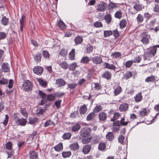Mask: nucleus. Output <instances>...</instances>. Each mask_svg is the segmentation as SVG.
Returning <instances> with one entry per match:
<instances>
[{"mask_svg":"<svg viewBox=\"0 0 159 159\" xmlns=\"http://www.w3.org/2000/svg\"><path fill=\"white\" fill-rule=\"evenodd\" d=\"M157 51V48L154 46L150 48L149 49V51L146 52V57H145L144 60L147 59V57H153L156 54Z\"/></svg>","mask_w":159,"mask_h":159,"instance_id":"f257e3e1","label":"nucleus"},{"mask_svg":"<svg viewBox=\"0 0 159 159\" xmlns=\"http://www.w3.org/2000/svg\"><path fill=\"white\" fill-rule=\"evenodd\" d=\"M141 35L142 38L141 40V41L144 44H148L149 43V40L148 37L149 36L148 35V33L143 32L142 33Z\"/></svg>","mask_w":159,"mask_h":159,"instance_id":"f03ea898","label":"nucleus"},{"mask_svg":"<svg viewBox=\"0 0 159 159\" xmlns=\"http://www.w3.org/2000/svg\"><path fill=\"white\" fill-rule=\"evenodd\" d=\"M24 90L26 91H30L32 90V84L29 80L25 81L23 84Z\"/></svg>","mask_w":159,"mask_h":159,"instance_id":"7ed1b4c3","label":"nucleus"},{"mask_svg":"<svg viewBox=\"0 0 159 159\" xmlns=\"http://www.w3.org/2000/svg\"><path fill=\"white\" fill-rule=\"evenodd\" d=\"M93 63L96 65L100 64L102 62V57L100 56H96L92 58L91 59Z\"/></svg>","mask_w":159,"mask_h":159,"instance_id":"20e7f679","label":"nucleus"},{"mask_svg":"<svg viewBox=\"0 0 159 159\" xmlns=\"http://www.w3.org/2000/svg\"><path fill=\"white\" fill-rule=\"evenodd\" d=\"M43 68L40 66H37L34 67L33 70L34 73L38 75H41L43 72Z\"/></svg>","mask_w":159,"mask_h":159,"instance_id":"39448f33","label":"nucleus"},{"mask_svg":"<svg viewBox=\"0 0 159 159\" xmlns=\"http://www.w3.org/2000/svg\"><path fill=\"white\" fill-rule=\"evenodd\" d=\"M16 123L18 125L24 126L26 124L27 120L26 119L24 118L18 119L16 120Z\"/></svg>","mask_w":159,"mask_h":159,"instance_id":"423d86ee","label":"nucleus"},{"mask_svg":"<svg viewBox=\"0 0 159 159\" xmlns=\"http://www.w3.org/2000/svg\"><path fill=\"white\" fill-rule=\"evenodd\" d=\"M128 104L125 103H123L120 105L119 109L120 111H125L128 110Z\"/></svg>","mask_w":159,"mask_h":159,"instance_id":"0eeeda50","label":"nucleus"},{"mask_svg":"<svg viewBox=\"0 0 159 159\" xmlns=\"http://www.w3.org/2000/svg\"><path fill=\"white\" fill-rule=\"evenodd\" d=\"M107 4L102 2L98 6L97 9L100 11H104L106 9Z\"/></svg>","mask_w":159,"mask_h":159,"instance_id":"6e6552de","label":"nucleus"},{"mask_svg":"<svg viewBox=\"0 0 159 159\" xmlns=\"http://www.w3.org/2000/svg\"><path fill=\"white\" fill-rule=\"evenodd\" d=\"M80 132V135L84 137H86L90 134V132L85 128L81 129Z\"/></svg>","mask_w":159,"mask_h":159,"instance_id":"1a4fd4ad","label":"nucleus"},{"mask_svg":"<svg viewBox=\"0 0 159 159\" xmlns=\"http://www.w3.org/2000/svg\"><path fill=\"white\" fill-rule=\"evenodd\" d=\"M91 149V145L89 144L86 145L83 147L82 152L84 154H87L89 152Z\"/></svg>","mask_w":159,"mask_h":159,"instance_id":"9d476101","label":"nucleus"},{"mask_svg":"<svg viewBox=\"0 0 159 159\" xmlns=\"http://www.w3.org/2000/svg\"><path fill=\"white\" fill-rule=\"evenodd\" d=\"M56 84L58 87L64 86L66 83V81L61 79H58L56 80Z\"/></svg>","mask_w":159,"mask_h":159,"instance_id":"9b49d317","label":"nucleus"},{"mask_svg":"<svg viewBox=\"0 0 159 159\" xmlns=\"http://www.w3.org/2000/svg\"><path fill=\"white\" fill-rule=\"evenodd\" d=\"M69 148L71 150L75 151L79 148V146L77 143L75 142L70 144Z\"/></svg>","mask_w":159,"mask_h":159,"instance_id":"f8f14e48","label":"nucleus"},{"mask_svg":"<svg viewBox=\"0 0 159 159\" xmlns=\"http://www.w3.org/2000/svg\"><path fill=\"white\" fill-rule=\"evenodd\" d=\"M29 154L30 159H36L38 158L37 152L34 151H30Z\"/></svg>","mask_w":159,"mask_h":159,"instance_id":"ddd939ff","label":"nucleus"},{"mask_svg":"<svg viewBox=\"0 0 159 159\" xmlns=\"http://www.w3.org/2000/svg\"><path fill=\"white\" fill-rule=\"evenodd\" d=\"M98 117L100 120H104L107 118V114L104 112H101L99 114Z\"/></svg>","mask_w":159,"mask_h":159,"instance_id":"4468645a","label":"nucleus"},{"mask_svg":"<svg viewBox=\"0 0 159 159\" xmlns=\"http://www.w3.org/2000/svg\"><path fill=\"white\" fill-rule=\"evenodd\" d=\"M54 148L55 151L57 152H59L61 151L63 149L62 143H59L58 145L54 146Z\"/></svg>","mask_w":159,"mask_h":159,"instance_id":"2eb2a0df","label":"nucleus"},{"mask_svg":"<svg viewBox=\"0 0 159 159\" xmlns=\"http://www.w3.org/2000/svg\"><path fill=\"white\" fill-rule=\"evenodd\" d=\"M134 8L137 11H139L144 8V6L142 4L136 3L134 5Z\"/></svg>","mask_w":159,"mask_h":159,"instance_id":"dca6fc26","label":"nucleus"},{"mask_svg":"<svg viewBox=\"0 0 159 159\" xmlns=\"http://www.w3.org/2000/svg\"><path fill=\"white\" fill-rule=\"evenodd\" d=\"M104 66L105 68L113 70H115L116 68L115 66L113 64H111L107 62H105L104 63Z\"/></svg>","mask_w":159,"mask_h":159,"instance_id":"f3484780","label":"nucleus"},{"mask_svg":"<svg viewBox=\"0 0 159 159\" xmlns=\"http://www.w3.org/2000/svg\"><path fill=\"white\" fill-rule=\"evenodd\" d=\"M150 111L149 109L143 108L140 112V115L142 116H145L148 114Z\"/></svg>","mask_w":159,"mask_h":159,"instance_id":"a211bd4d","label":"nucleus"},{"mask_svg":"<svg viewBox=\"0 0 159 159\" xmlns=\"http://www.w3.org/2000/svg\"><path fill=\"white\" fill-rule=\"evenodd\" d=\"M103 109L101 105H97L93 109L94 113H98Z\"/></svg>","mask_w":159,"mask_h":159,"instance_id":"6ab92c4d","label":"nucleus"},{"mask_svg":"<svg viewBox=\"0 0 159 159\" xmlns=\"http://www.w3.org/2000/svg\"><path fill=\"white\" fill-rule=\"evenodd\" d=\"M75 49H73L70 52L69 54V57L70 59L73 60L75 59Z\"/></svg>","mask_w":159,"mask_h":159,"instance_id":"aec40b11","label":"nucleus"},{"mask_svg":"<svg viewBox=\"0 0 159 159\" xmlns=\"http://www.w3.org/2000/svg\"><path fill=\"white\" fill-rule=\"evenodd\" d=\"M114 135L112 132H109L106 136L107 139L110 141H111L114 139Z\"/></svg>","mask_w":159,"mask_h":159,"instance_id":"412c9836","label":"nucleus"},{"mask_svg":"<svg viewBox=\"0 0 159 159\" xmlns=\"http://www.w3.org/2000/svg\"><path fill=\"white\" fill-rule=\"evenodd\" d=\"M38 81L40 85L43 87H45L47 85V82L41 79H38Z\"/></svg>","mask_w":159,"mask_h":159,"instance_id":"4be33fe9","label":"nucleus"},{"mask_svg":"<svg viewBox=\"0 0 159 159\" xmlns=\"http://www.w3.org/2000/svg\"><path fill=\"white\" fill-rule=\"evenodd\" d=\"M122 90V88L120 86H118L114 91V93L115 96L119 95L120 93Z\"/></svg>","mask_w":159,"mask_h":159,"instance_id":"5701e85b","label":"nucleus"},{"mask_svg":"<svg viewBox=\"0 0 159 159\" xmlns=\"http://www.w3.org/2000/svg\"><path fill=\"white\" fill-rule=\"evenodd\" d=\"M83 39L82 37L78 36L76 37L74 39L75 43L76 45H78L81 43L83 41Z\"/></svg>","mask_w":159,"mask_h":159,"instance_id":"b1692460","label":"nucleus"},{"mask_svg":"<svg viewBox=\"0 0 159 159\" xmlns=\"http://www.w3.org/2000/svg\"><path fill=\"white\" fill-rule=\"evenodd\" d=\"M95 113L91 112L87 116L86 119L88 121H90L93 120L95 116Z\"/></svg>","mask_w":159,"mask_h":159,"instance_id":"393cba45","label":"nucleus"},{"mask_svg":"<svg viewBox=\"0 0 159 159\" xmlns=\"http://www.w3.org/2000/svg\"><path fill=\"white\" fill-rule=\"evenodd\" d=\"M132 73L130 71H128L123 75V79L127 80L131 77Z\"/></svg>","mask_w":159,"mask_h":159,"instance_id":"a878e982","label":"nucleus"},{"mask_svg":"<svg viewBox=\"0 0 159 159\" xmlns=\"http://www.w3.org/2000/svg\"><path fill=\"white\" fill-rule=\"evenodd\" d=\"M45 110L44 109L40 108H38L36 110V113L38 115L40 116L43 115L45 112Z\"/></svg>","mask_w":159,"mask_h":159,"instance_id":"bb28decb","label":"nucleus"},{"mask_svg":"<svg viewBox=\"0 0 159 159\" xmlns=\"http://www.w3.org/2000/svg\"><path fill=\"white\" fill-rule=\"evenodd\" d=\"M142 99V96L141 93H139L137 94L135 97V100L136 102H139L141 101Z\"/></svg>","mask_w":159,"mask_h":159,"instance_id":"cd10ccee","label":"nucleus"},{"mask_svg":"<svg viewBox=\"0 0 159 159\" xmlns=\"http://www.w3.org/2000/svg\"><path fill=\"white\" fill-rule=\"evenodd\" d=\"M117 7V5L113 3H110L108 6L107 9L110 11L114 8H115Z\"/></svg>","mask_w":159,"mask_h":159,"instance_id":"c85d7f7f","label":"nucleus"},{"mask_svg":"<svg viewBox=\"0 0 159 159\" xmlns=\"http://www.w3.org/2000/svg\"><path fill=\"white\" fill-rule=\"evenodd\" d=\"M41 57L42 55L41 53H37L35 54L34 56V59L36 62L39 61H41Z\"/></svg>","mask_w":159,"mask_h":159,"instance_id":"c756f323","label":"nucleus"},{"mask_svg":"<svg viewBox=\"0 0 159 159\" xmlns=\"http://www.w3.org/2000/svg\"><path fill=\"white\" fill-rule=\"evenodd\" d=\"M155 80V76L154 75H151L148 77L145 80V81L146 82H152Z\"/></svg>","mask_w":159,"mask_h":159,"instance_id":"7c9ffc66","label":"nucleus"},{"mask_svg":"<svg viewBox=\"0 0 159 159\" xmlns=\"http://www.w3.org/2000/svg\"><path fill=\"white\" fill-rule=\"evenodd\" d=\"M106 144L104 143H100L98 146V149L100 151H103L105 149Z\"/></svg>","mask_w":159,"mask_h":159,"instance_id":"2f4dec72","label":"nucleus"},{"mask_svg":"<svg viewBox=\"0 0 159 159\" xmlns=\"http://www.w3.org/2000/svg\"><path fill=\"white\" fill-rule=\"evenodd\" d=\"M8 19L5 16L3 17L1 20V23L4 25H7L8 23Z\"/></svg>","mask_w":159,"mask_h":159,"instance_id":"473e14b6","label":"nucleus"},{"mask_svg":"<svg viewBox=\"0 0 159 159\" xmlns=\"http://www.w3.org/2000/svg\"><path fill=\"white\" fill-rule=\"evenodd\" d=\"M102 77L107 79H110L111 77V74L108 71L105 72L102 75Z\"/></svg>","mask_w":159,"mask_h":159,"instance_id":"72a5a7b5","label":"nucleus"},{"mask_svg":"<svg viewBox=\"0 0 159 159\" xmlns=\"http://www.w3.org/2000/svg\"><path fill=\"white\" fill-rule=\"evenodd\" d=\"M87 110V108L85 105L81 106L80 109V112L81 114H85Z\"/></svg>","mask_w":159,"mask_h":159,"instance_id":"f704fd0d","label":"nucleus"},{"mask_svg":"<svg viewBox=\"0 0 159 159\" xmlns=\"http://www.w3.org/2000/svg\"><path fill=\"white\" fill-rule=\"evenodd\" d=\"M71 155L70 151L63 152H62V156L64 158L69 157Z\"/></svg>","mask_w":159,"mask_h":159,"instance_id":"c9c22d12","label":"nucleus"},{"mask_svg":"<svg viewBox=\"0 0 159 159\" xmlns=\"http://www.w3.org/2000/svg\"><path fill=\"white\" fill-rule=\"evenodd\" d=\"M136 19L138 23V24H140L143 21L144 17L143 15L141 14H139Z\"/></svg>","mask_w":159,"mask_h":159,"instance_id":"e433bc0d","label":"nucleus"},{"mask_svg":"<svg viewBox=\"0 0 159 159\" xmlns=\"http://www.w3.org/2000/svg\"><path fill=\"white\" fill-rule=\"evenodd\" d=\"M121 56V53L119 52H115L111 54V56L112 58L116 59L119 58Z\"/></svg>","mask_w":159,"mask_h":159,"instance_id":"4c0bfd02","label":"nucleus"},{"mask_svg":"<svg viewBox=\"0 0 159 159\" xmlns=\"http://www.w3.org/2000/svg\"><path fill=\"white\" fill-rule=\"evenodd\" d=\"M104 18L106 22L108 24L110 23L111 20V16L109 14H107L105 15Z\"/></svg>","mask_w":159,"mask_h":159,"instance_id":"58836bf2","label":"nucleus"},{"mask_svg":"<svg viewBox=\"0 0 159 159\" xmlns=\"http://www.w3.org/2000/svg\"><path fill=\"white\" fill-rule=\"evenodd\" d=\"M80 128V125L79 124H76L72 126L71 128L72 131L75 132L78 131Z\"/></svg>","mask_w":159,"mask_h":159,"instance_id":"ea45409f","label":"nucleus"},{"mask_svg":"<svg viewBox=\"0 0 159 159\" xmlns=\"http://www.w3.org/2000/svg\"><path fill=\"white\" fill-rule=\"evenodd\" d=\"M91 60L89 59L88 57H83L81 60L80 62L83 63H87Z\"/></svg>","mask_w":159,"mask_h":159,"instance_id":"a19ab883","label":"nucleus"},{"mask_svg":"<svg viewBox=\"0 0 159 159\" xmlns=\"http://www.w3.org/2000/svg\"><path fill=\"white\" fill-rule=\"evenodd\" d=\"M2 70L5 72H8L9 70V68L7 64L3 63L2 65Z\"/></svg>","mask_w":159,"mask_h":159,"instance_id":"79ce46f5","label":"nucleus"},{"mask_svg":"<svg viewBox=\"0 0 159 159\" xmlns=\"http://www.w3.org/2000/svg\"><path fill=\"white\" fill-rule=\"evenodd\" d=\"M78 65L76 63H73L70 64L69 67V69L70 70L73 71L78 67Z\"/></svg>","mask_w":159,"mask_h":159,"instance_id":"37998d69","label":"nucleus"},{"mask_svg":"<svg viewBox=\"0 0 159 159\" xmlns=\"http://www.w3.org/2000/svg\"><path fill=\"white\" fill-rule=\"evenodd\" d=\"M71 134L69 133H65L62 136V138L64 139H69L71 136Z\"/></svg>","mask_w":159,"mask_h":159,"instance_id":"c03bdc74","label":"nucleus"},{"mask_svg":"<svg viewBox=\"0 0 159 159\" xmlns=\"http://www.w3.org/2000/svg\"><path fill=\"white\" fill-rule=\"evenodd\" d=\"M126 21L124 19L122 20L120 22V28L123 29L125 28L126 26Z\"/></svg>","mask_w":159,"mask_h":159,"instance_id":"a18cd8bd","label":"nucleus"},{"mask_svg":"<svg viewBox=\"0 0 159 159\" xmlns=\"http://www.w3.org/2000/svg\"><path fill=\"white\" fill-rule=\"evenodd\" d=\"M55 98V94H50L48 95L47 97V99L49 101H52L54 100Z\"/></svg>","mask_w":159,"mask_h":159,"instance_id":"49530a36","label":"nucleus"},{"mask_svg":"<svg viewBox=\"0 0 159 159\" xmlns=\"http://www.w3.org/2000/svg\"><path fill=\"white\" fill-rule=\"evenodd\" d=\"M20 112L22 115L25 118H27L28 116L27 112L23 108H20Z\"/></svg>","mask_w":159,"mask_h":159,"instance_id":"de8ad7c7","label":"nucleus"},{"mask_svg":"<svg viewBox=\"0 0 159 159\" xmlns=\"http://www.w3.org/2000/svg\"><path fill=\"white\" fill-rule=\"evenodd\" d=\"M44 125L45 127H47L49 125H52L54 126L55 125V124L50 120H49L45 122Z\"/></svg>","mask_w":159,"mask_h":159,"instance_id":"09e8293b","label":"nucleus"},{"mask_svg":"<svg viewBox=\"0 0 159 159\" xmlns=\"http://www.w3.org/2000/svg\"><path fill=\"white\" fill-rule=\"evenodd\" d=\"M91 140V138H86L83 139L82 140V143L84 144H87L90 142Z\"/></svg>","mask_w":159,"mask_h":159,"instance_id":"8fccbe9b","label":"nucleus"},{"mask_svg":"<svg viewBox=\"0 0 159 159\" xmlns=\"http://www.w3.org/2000/svg\"><path fill=\"white\" fill-rule=\"evenodd\" d=\"M112 33L111 30H105L104 31V35L105 37L109 36L112 34Z\"/></svg>","mask_w":159,"mask_h":159,"instance_id":"3c124183","label":"nucleus"},{"mask_svg":"<svg viewBox=\"0 0 159 159\" xmlns=\"http://www.w3.org/2000/svg\"><path fill=\"white\" fill-rule=\"evenodd\" d=\"M122 13L120 11H117L115 14V17L117 18L120 19L122 17Z\"/></svg>","mask_w":159,"mask_h":159,"instance_id":"603ef678","label":"nucleus"},{"mask_svg":"<svg viewBox=\"0 0 159 159\" xmlns=\"http://www.w3.org/2000/svg\"><path fill=\"white\" fill-rule=\"evenodd\" d=\"M120 116V114L118 112L115 113L114 115L113 118L111 119V121H114L115 120L118 119Z\"/></svg>","mask_w":159,"mask_h":159,"instance_id":"864d4df0","label":"nucleus"},{"mask_svg":"<svg viewBox=\"0 0 159 159\" xmlns=\"http://www.w3.org/2000/svg\"><path fill=\"white\" fill-rule=\"evenodd\" d=\"M58 26L61 29H64L65 27L64 23L61 20H60L58 23Z\"/></svg>","mask_w":159,"mask_h":159,"instance_id":"5fc2aeb1","label":"nucleus"},{"mask_svg":"<svg viewBox=\"0 0 159 159\" xmlns=\"http://www.w3.org/2000/svg\"><path fill=\"white\" fill-rule=\"evenodd\" d=\"M37 118H30L29 119V124H34L37 121Z\"/></svg>","mask_w":159,"mask_h":159,"instance_id":"6e6d98bb","label":"nucleus"},{"mask_svg":"<svg viewBox=\"0 0 159 159\" xmlns=\"http://www.w3.org/2000/svg\"><path fill=\"white\" fill-rule=\"evenodd\" d=\"M133 62L132 61H129L126 62L125 64V66L126 67L129 68L131 66Z\"/></svg>","mask_w":159,"mask_h":159,"instance_id":"4d7b16f0","label":"nucleus"},{"mask_svg":"<svg viewBox=\"0 0 159 159\" xmlns=\"http://www.w3.org/2000/svg\"><path fill=\"white\" fill-rule=\"evenodd\" d=\"M59 54L61 56L63 57L67 55V51L65 49H62L59 53Z\"/></svg>","mask_w":159,"mask_h":159,"instance_id":"13d9d810","label":"nucleus"},{"mask_svg":"<svg viewBox=\"0 0 159 159\" xmlns=\"http://www.w3.org/2000/svg\"><path fill=\"white\" fill-rule=\"evenodd\" d=\"M8 81L7 80L3 78L1 80H0V84L2 85H5L7 84Z\"/></svg>","mask_w":159,"mask_h":159,"instance_id":"bf43d9fd","label":"nucleus"},{"mask_svg":"<svg viewBox=\"0 0 159 159\" xmlns=\"http://www.w3.org/2000/svg\"><path fill=\"white\" fill-rule=\"evenodd\" d=\"M60 66L62 68L65 69H67L68 66L67 63L66 61L62 62L60 64Z\"/></svg>","mask_w":159,"mask_h":159,"instance_id":"052dcab7","label":"nucleus"},{"mask_svg":"<svg viewBox=\"0 0 159 159\" xmlns=\"http://www.w3.org/2000/svg\"><path fill=\"white\" fill-rule=\"evenodd\" d=\"M61 102V100H60L55 102L54 104L57 109H59L60 108Z\"/></svg>","mask_w":159,"mask_h":159,"instance_id":"680f3d73","label":"nucleus"},{"mask_svg":"<svg viewBox=\"0 0 159 159\" xmlns=\"http://www.w3.org/2000/svg\"><path fill=\"white\" fill-rule=\"evenodd\" d=\"M141 60V58L139 56H138L135 57L133 60H132L133 62L139 63Z\"/></svg>","mask_w":159,"mask_h":159,"instance_id":"e2e57ef3","label":"nucleus"},{"mask_svg":"<svg viewBox=\"0 0 159 159\" xmlns=\"http://www.w3.org/2000/svg\"><path fill=\"white\" fill-rule=\"evenodd\" d=\"M125 137L123 135H120L118 138V142L121 144H123Z\"/></svg>","mask_w":159,"mask_h":159,"instance_id":"0e129e2a","label":"nucleus"},{"mask_svg":"<svg viewBox=\"0 0 159 159\" xmlns=\"http://www.w3.org/2000/svg\"><path fill=\"white\" fill-rule=\"evenodd\" d=\"M9 119V116L7 115H5V119H4L3 121V124L5 126H6L8 122Z\"/></svg>","mask_w":159,"mask_h":159,"instance_id":"69168bd1","label":"nucleus"},{"mask_svg":"<svg viewBox=\"0 0 159 159\" xmlns=\"http://www.w3.org/2000/svg\"><path fill=\"white\" fill-rule=\"evenodd\" d=\"M125 118H123L121 119L120 121V124L123 126L126 125L128 123V121H125Z\"/></svg>","mask_w":159,"mask_h":159,"instance_id":"338daca9","label":"nucleus"},{"mask_svg":"<svg viewBox=\"0 0 159 159\" xmlns=\"http://www.w3.org/2000/svg\"><path fill=\"white\" fill-rule=\"evenodd\" d=\"M94 25L96 27H102V25L100 22L97 21L94 23Z\"/></svg>","mask_w":159,"mask_h":159,"instance_id":"774afa93","label":"nucleus"}]
</instances>
